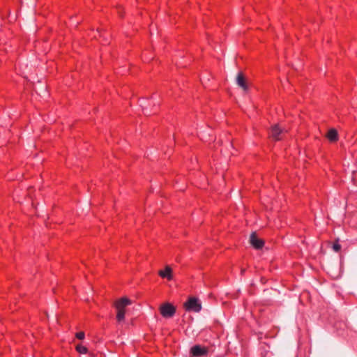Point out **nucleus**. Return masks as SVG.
I'll return each instance as SVG.
<instances>
[{
	"label": "nucleus",
	"instance_id": "nucleus-1",
	"mask_svg": "<svg viewBox=\"0 0 357 357\" xmlns=\"http://www.w3.org/2000/svg\"><path fill=\"white\" fill-rule=\"evenodd\" d=\"M131 303V301L126 297L121 298L115 302L114 306L117 311L116 319L119 322L124 320L126 313L125 309Z\"/></svg>",
	"mask_w": 357,
	"mask_h": 357
},
{
	"label": "nucleus",
	"instance_id": "nucleus-2",
	"mask_svg": "<svg viewBox=\"0 0 357 357\" xmlns=\"http://www.w3.org/2000/svg\"><path fill=\"white\" fill-rule=\"evenodd\" d=\"M185 310L188 311H193L199 312L202 309L201 303L196 298H190L184 304Z\"/></svg>",
	"mask_w": 357,
	"mask_h": 357
},
{
	"label": "nucleus",
	"instance_id": "nucleus-3",
	"mask_svg": "<svg viewBox=\"0 0 357 357\" xmlns=\"http://www.w3.org/2000/svg\"><path fill=\"white\" fill-rule=\"evenodd\" d=\"M162 317L169 318L174 316L176 312L174 307L170 303H165L160 308Z\"/></svg>",
	"mask_w": 357,
	"mask_h": 357
},
{
	"label": "nucleus",
	"instance_id": "nucleus-4",
	"mask_svg": "<svg viewBox=\"0 0 357 357\" xmlns=\"http://www.w3.org/2000/svg\"><path fill=\"white\" fill-rule=\"evenodd\" d=\"M190 354L192 356L195 357H202L207 355L208 349L205 347H202L200 345H195L190 349Z\"/></svg>",
	"mask_w": 357,
	"mask_h": 357
},
{
	"label": "nucleus",
	"instance_id": "nucleus-5",
	"mask_svg": "<svg viewBox=\"0 0 357 357\" xmlns=\"http://www.w3.org/2000/svg\"><path fill=\"white\" fill-rule=\"evenodd\" d=\"M283 134L284 130L278 125H275L271 128L270 137L274 140H280L282 139Z\"/></svg>",
	"mask_w": 357,
	"mask_h": 357
},
{
	"label": "nucleus",
	"instance_id": "nucleus-6",
	"mask_svg": "<svg viewBox=\"0 0 357 357\" xmlns=\"http://www.w3.org/2000/svg\"><path fill=\"white\" fill-rule=\"evenodd\" d=\"M250 241L251 245L256 249H260L264 245L263 241L258 238L254 233L251 234Z\"/></svg>",
	"mask_w": 357,
	"mask_h": 357
},
{
	"label": "nucleus",
	"instance_id": "nucleus-7",
	"mask_svg": "<svg viewBox=\"0 0 357 357\" xmlns=\"http://www.w3.org/2000/svg\"><path fill=\"white\" fill-rule=\"evenodd\" d=\"M158 275L162 278H166L168 280H172L173 279L172 270L169 266H167L164 270L159 271Z\"/></svg>",
	"mask_w": 357,
	"mask_h": 357
},
{
	"label": "nucleus",
	"instance_id": "nucleus-8",
	"mask_svg": "<svg viewBox=\"0 0 357 357\" xmlns=\"http://www.w3.org/2000/svg\"><path fill=\"white\" fill-rule=\"evenodd\" d=\"M236 82L239 86L243 88L245 91L247 89V85L245 80V78L243 75L241 73H238L237 78H236Z\"/></svg>",
	"mask_w": 357,
	"mask_h": 357
},
{
	"label": "nucleus",
	"instance_id": "nucleus-9",
	"mask_svg": "<svg viewBox=\"0 0 357 357\" xmlns=\"http://www.w3.org/2000/svg\"><path fill=\"white\" fill-rule=\"evenodd\" d=\"M328 139L331 142H335L337 139V132L335 130L331 129L328 131L327 135Z\"/></svg>",
	"mask_w": 357,
	"mask_h": 357
},
{
	"label": "nucleus",
	"instance_id": "nucleus-10",
	"mask_svg": "<svg viewBox=\"0 0 357 357\" xmlns=\"http://www.w3.org/2000/svg\"><path fill=\"white\" fill-rule=\"evenodd\" d=\"M75 349L76 351L81 354H86L88 353V349L86 348V347L81 344H77Z\"/></svg>",
	"mask_w": 357,
	"mask_h": 357
},
{
	"label": "nucleus",
	"instance_id": "nucleus-11",
	"mask_svg": "<svg viewBox=\"0 0 357 357\" xmlns=\"http://www.w3.org/2000/svg\"><path fill=\"white\" fill-rule=\"evenodd\" d=\"M333 249L335 252H338L341 249V245L338 242H335L333 245Z\"/></svg>",
	"mask_w": 357,
	"mask_h": 357
},
{
	"label": "nucleus",
	"instance_id": "nucleus-12",
	"mask_svg": "<svg viewBox=\"0 0 357 357\" xmlns=\"http://www.w3.org/2000/svg\"><path fill=\"white\" fill-rule=\"evenodd\" d=\"M76 337L79 340H83L85 337V334L83 331H80L76 333Z\"/></svg>",
	"mask_w": 357,
	"mask_h": 357
}]
</instances>
